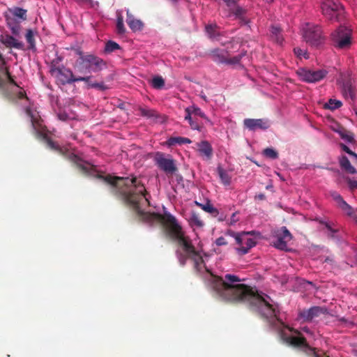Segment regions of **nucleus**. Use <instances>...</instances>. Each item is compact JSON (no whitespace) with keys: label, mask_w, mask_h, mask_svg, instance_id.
<instances>
[{"label":"nucleus","mask_w":357,"mask_h":357,"mask_svg":"<svg viewBox=\"0 0 357 357\" xmlns=\"http://www.w3.org/2000/svg\"><path fill=\"white\" fill-rule=\"evenodd\" d=\"M275 241L273 245L281 250H287V243L292 239V235L286 227H282L275 231Z\"/></svg>","instance_id":"nucleus-12"},{"label":"nucleus","mask_w":357,"mask_h":357,"mask_svg":"<svg viewBox=\"0 0 357 357\" xmlns=\"http://www.w3.org/2000/svg\"><path fill=\"white\" fill-rule=\"evenodd\" d=\"M249 232H243L241 234L234 233L233 236L235 238L236 243L239 245L236 248L238 255H244L256 245L255 241L249 236Z\"/></svg>","instance_id":"nucleus-10"},{"label":"nucleus","mask_w":357,"mask_h":357,"mask_svg":"<svg viewBox=\"0 0 357 357\" xmlns=\"http://www.w3.org/2000/svg\"><path fill=\"white\" fill-rule=\"evenodd\" d=\"M295 333H296L297 334L300 335V333L298 332V331H295Z\"/></svg>","instance_id":"nucleus-63"},{"label":"nucleus","mask_w":357,"mask_h":357,"mask_svg":"<svg viewBox=\"0 0 357 357\" xmlns=\"http://www.w3.org/2000/svg\"><path fill=\"white\" fill-rule=\"evenodd\" d=\"M225 280L213 276L211 287L222 299L232 303H246L249 307L258 312L265 318L270 326L275 330H282L284 324L278 319L276 309L271 304V298L244 284H236L241 280L236 275L226 274Z\"/></svg>","instance_id":"nucleus-2"},{"label":"nucleus","mask_w":357,"mask_h":357,"mask_svg":"<svg viewBox=\"0 0 357 357\" xmlns=\"http://www.w3.org/2000/svg\"><path fill=\"white\" fill-rule=\"evenodd\" d=\"M157 167L167 176H172L178 172L176 160L170 158H155Z\"/></svg>","instance_id":"nucleus-11"},{"label":"nucleus","mask_w":357,"mask_h":357,"mask_svg":"<svg viewBox=\"0 0 357 357\" xmlns=\"http://www.w3.org/2000/svg\"><path fill=\"white\" fill-rule=\"evenodd\" d=\"M156 156L162 157V156H163V155H162V154H160V153H158Z\"/></svg>","instance_id":"nucleus-60"},{"label":"nucleus","mask_w":357,"mask_h":357,"mask_svg":"<svg viewBox=\"0 0 357 357\" xmlns=\"http://www.w3.org/2000/svg\"><path fill=\"white\" fill-rule=\"evenodd\" d=\"M341 147H342V149L343 151H344L346 153H347L348 154H349L351 156H357V154H356L355 153H354L353 151H351L349 147H347L346 145L344 144H341Z\"/></svg>","instance_id":"nucleus-49"},{"label":"nucleus","mask_w":357,"mask_h":357,"mask_svg":"<svg viewBox=\"0 0 357 357\" xmlns=\"http://www.w3.org/2000/svg\"><path fill=\"white\" fill-rule=\"evenodd\" d=\"M294 54L296 55L297 57L302 59H308V54L307 50H302L299 47H296L294 49Z\"/></svg>","instance_id":"nucleus-43"},{"label":"nucleus","mask_w":357,"mask_h":357,"mask_svg":"<svg viewBox=\"0 0 357 357\" xmlns=\"http://www.w3.org/2000/svg\"><path fill=\"white\" fill-rule=\"evenodd\" d=\"M340 165L341 167L349 174H354L357 173L356 169L351 165L348 158H341Z\"/></svg>","instance_id":"nucleus-30"},{"label":"nucleus","mask_w":357,"mask_h":357,"mask_svg":"<svg viewBox=\"0 0 357 357\" xmlns=\"http://www.w3.org/2000/svg\"><path fill=\"white\" fill-rule=\"evenodd\" d=\"M15 87L17 89V95L18 98L20 99V100H23L25 102H29V99L26 97L24 91L22 89L19 88L17 86H15Z\"/></svg>","instance_id":"nucleus-45"},{"label":"nucleus","mask_w":357,"mask_h":357,"mask_svg":"<svg viewBox=\"0 0 357 357\" xmlns=\"http://www.w3.org/2000/svg\"><path fill=\"white\" fill-rule=\"evenodd\" d=\"M13 80L12 79L8 69L6 66L5 60L0 53V86L3 87L8 84H13Z\"/></svg>","instance_id":"nucleus-16"},{"label":"nucleus","mask_w":357,"mask_h":357,"mask_svg":"<svg viewBox=\"0 0 357 357\" xmlns=\"http://www.w3.org/2000/svg\"><path fill=\"white\" fill-rule=\"evenodd\" d=\"M215 243L218 246L226 245H227V241L224 237L220 236L216 239Z\"/></svg>","instance_id":"nucleus-48"},{"label":"nucleus","mask_w":357,"mask_h":357,"mask_svg":"<svg viewBox=\"0 0 357 357\" xmlns=\"http://www.w3.org/2000/svg\"><path fill=\"white\" fill-rule=\"evenodd\" d=\"M326 312L327 310L325 307L314 306L307 310H300L298 317L303 322H310L321 314H326Z\"/></svg>","instance_id":"nucleus-13"},{"label":"nucleus","mask_w":357,"mask_h":357,"mask_svg":"<svg viewBox=\"0 0 357 357\" xmlns=\"http://www.w3.org/2000/svg\"><path fill=\"white\" fill-rule=\"evenodd\" d=\"M342 94L345 98H353L354 93L351 86L349 84H345L342 89Z\"/></svg>","instance_id":"nucleus-41"},{"label":"nucleus","mask_w":357,"mask_h":357,"mask_svg":"<svg viewBox=\"0 0 357 357\" xmlns=\"http://www.w3.org/2000/svg\"><path fill=\"white\" fill-rule=\"evenodd\" d=\"M191 140L187 137H173L168 139L167 141V144L168 146H174L176 144H190Z\"/></svg>","instance_id":"nucleus-27"},{"label":"nucleus","mask_w":357,"mask_h":357,"mask_svg":"<svg viewBox=\"0 0 357 357\" xmlns=\"http://www.w3.org/2000/svg\"><path fill=\"white\" fill-rule=\"evenodd\" d=\"M57 116L61 121H67L75 119V114L72 112L68 113L66 111H60L58 112Z\"/></svg>","instance_id":"nucleus-37"},{"label":"nucleus","mask_w":357,"mask_h":357,"mask_svg":"<svg viewBox=\"0 0 357 357\" xmlns=\"http://www.w3.org/2000/svg\"><path fill=\"white\" fill-rule=\"evenodd\" d=\"M335 132L338 133L340 137L346 142L349 144L355 142L354 135L344 128L338 127V129L335 130Z\"/></svg>","instance_id":"nucleus-25"},{"label":"nucleus","mask_w":357,"mask_h":357,"mask_svg":"<svg viewBox=\"0 0 357 357\" xmlns=\"http://www.w3.org/2000/svg\"><path fill=\"white\" fill-rule=\"evenodd\" d=\"M196 205L199 206L204 211L211 213L213 217H217L219 215L218 210L213 207L212 204L209 202H208L206 204H200L197 202H195Z\"/></svg>","instance_id":"nucleus-28"},{"label":"nucleus","mask_w":357,"mask_h":357,"mask_svg":"<svg viewBox=\"0 0 357 357\" xmlns=\"http://www.w3.org/2000/svg\"><path fill=\"white\" fill-rule=\"evenodd\" d=\"M190 224L191 226L202 227L204 225V222L200 219L199 216L193 213L190 218Z\"/></svg>","instance_id":"nucleus-35"},{"label":"nucleus","mask_w":357,"mask_h":357,"mask_svg":"<svg viewBox=\"0 0 357 357\" xmlns=\"http://www.w3.org/2000/svg\"><path fill=\"white\" fill-rule=\"evenodd\" d=\"M263 154L265 156H270V157L277 156V155H278V153L273 149H270V148H267V149H264L263 151Z\"/></svg>","instance_id":"nucleus-46"},{"label":"nucleus","mask_w":357,"mask_h":357,"mask_svg":"<svg viewBox=\"0 0 357 357\" xmlns=\"http://www.w3.org/2000/svg\"><path fill=\"white\" fill-rule=\"evenodd\" d=\"M139 111L142 116L149 118L155 116L156 115L155 110L149 109L148 108L139 107Z\"/></svg>","instance_id":"nucleus-40"},{"label":"nucleus","mask_w":357,"mask_h":357,"mask_svg":"<svg viewBox=\"0 0 357 357\" xmlns=\"http://www.w3.org/2000/svg\"><path fill=\"white\" fill-rule=\"evenodd\" d=\"M120 48L119 45L114 41H108L105 45V51L108 52H113Z\"/></svg>","instance_id":"nucleus-42"},{"label":"nucleus","mask_w":357,"mask_h":357,"mask_svg":"<svg viewBox=\"0 0 357 357\" xmlns=\"http://www.w3.org/2000/svg\"><path fill=\"white\" fill-rule=\"evenodd\" d=\"M301 34L304 40L312 46H319L324 42L321 28L314 24L305 23L301 26Z\"/></svg>","instance_id":"nucleus-4"},{"label":"nucleus","mask_w":357,"mask_h":357,"mask_svg":"<svg viewBox=\"0 0 357 357\" xmlns=\"http://www.w3.org/2000/svg\"><path fill=\"white\" fill-rule=\"evenodd\" d=\"M0 42L7 47H13L18 50H22L24 48V44L22 42L16 39L13 36L8 34L1 36Z\"/></svg>","instance_id":"nucleus-17"},{"label":"nucleus","mask_w":357,"mask_h":357,"mask_svg":"<svg viewBox=\"0 0 357 357\" xmlns=\"http://www.w3.org/2000/svg\"><path fill=\"white\" fill-rule=\"evenodd\" d=\"M151 85L154 89H160L165 85V81L162 77L156 76L153 78Z\"/></svg>","instance_id":"nucleus-36"},{"label":"nucleus","mask_w":357,"mask_h":357,"mask_svg":"<svg viewBox=\"0 0 357 357\" xmlns=\"http://www.w3.org/2000/svg\"><path fill=\"white\" fill-rule=\"evenodd\" d=\"M327 74L328 72L323 69L312 70L302 68H299L296 71V75L299 77L300 80L308 83L319 82L323 79Z\"/></svg>","instance_id":"nucleus-9"},{"label":"nucleus","mask_w":357,"mask_h":357,"mask_svg":"<svg viewBox=\"0 0 357 357\" xmlns=\"http://www.w3.org/2000/svg\"><path fill=\"white\" fill-rule=\"evenodd\" d=\"M185 120L188 121V123L190 126V128L192 130H201L202 126L197 121V120L192 119V116H190V119H185Z\"/></svg>","instance_id":"nucleus-44"},{"label":"nucleus","mask_w":357,"mask_h":357,"mask_svg":"<svg viewBox=\"0 0 357 357\" xmlns=\"http://www.w3.org/2000/svg\"><path fill=\"white\" fill-rule=\"evenodd\" d=\"M6 24L13 35L15 36L20 35L21 26L17 20L13 17H6Z\"/></svg>","instance_id":"nucleus-24"},{"label":"nucleus","mask_w":357,"mask_h":357,"mask_svg":"<svg viewBox=\"0 0 357 357\" xmlns=\"http://www.w3.org/2000/svg\"><path fill=\"white\" fill-rule=\"evenodd\" d=\"M313 357H329L326 354H324L323 356L316 353L315 351H313Z\"/></svg>","instance_id":"nucleus-55"},{"label":"nucleus","mask_w":357,"mask_h":357,"mask_svg":"<svg viewBox=\"0 0 357 357\" xmlns=\"http://www.w3.org/2000/svg\"><path fill=\"white\" fill-rule=\"evenodd\" d=\"M217 218H218V220L219 222H223L227 220V215L223 213H221V214L219 213V215L217 216Z\"/></svg>","instance_id":"nucleus-52"},{"label":"nucleus","mask_w":357,"mask_h":357,"mask_svg":"<svg viewBox=\"0 0 357 357\" xmlns=\"http://www.w3.org/2000/svg\"><path fill=\"white\" fill-rule=\"evenodd\" d=\"M243 124L246 128L252 131L258 129L266 130L269 126L268 121L261 119H245Z\"/></svg>","instance_id":"nucleus-15"},{"label":"nucleus","mask_w":357,"mask_h":357,"mask_svg":"<svg viewBox=\"0 0 357 357\" xmlns=\"http://www.w3.org/2000/svg\"><path fill=\"white\" fill-rule=\"evenodd\" d=\"M356 261H357V255L356 256Z\"/></svg>","instance_id":"nucleus-64"},{"label":"nucleus","mask_w":357,"mask_h":357,"mask_svg":"<svg viewBox=\"0 0 357 357\" xmlns=\"http://www.w3.org/2000/svg\"><path fill=\"white\" fill-rule=\"evenodd\" d=\"M127 24H128L129 27L133 31H137L142 29L143 26L142 22L135 19L133 15H132L129 10H127V19H126Z\"/></svg>","instance_id":"nucleus-23"},{"label":"nucleus","mask_w":357,"mask_h":357,"mask_svg":"<svg viewBox=\"0 0 357 357\" xmlns=\"http://www.w3.org/2000/svg\"><path fill=\"white\" fill-rule=\"evenodd\" d=\"M73 159H76L75 165L78 169H79L82 172L89 175H93L96 169L95 166L91 165L89 162H85L81 160V158H73Z\"/></svg>","instance_id":"nucleus-18"},{"label":"nucleus","mask_w":357,"mask_h":357,"mask_svg":"<svg viewBox=\"0 0 357 357\" xmlns=\"http://www.w3.org/2000/svg\"><path fill=\"white\" fill-rule=\"evenodd\" d=\"M198 151L199 153L206 156H210L212 153V147L207 141H202L197 144Z\"/></svg>","instance_id":"nucleus-26"},{"label":"nucleus","mask_w":357,"mask_h":357,"mask_svg":"<svg viewBox=\"0 0 357 357\" xmlns=\"http://www.w3.org/2000/svg\"><path fill=\"white\" fill-rule=\"evenodd\" d=\"M216 172L218 174V176L220 179L221 183L225 185L228 186L231 183V176L229 175L228 172L225 170L221 165H218L216 169Z\"/></svg>","instance_id":"nucleus-21"},{"label":"nucleus","mask_w":357,"mask_h":357,"mask_svg":"<svg viewBox=\"0 0 357 357\" xmlns=\"http://www.w3.org/2000/svg\"><path fill=\"white\" fill-rule=\"evenodd\" d=\"M81 63L83 68H85L89 73L91 71L96 72L101 69L102 65L104 64L103 61L93 55H87L81 57Z\"/></svg>","instance_id":"nucleus-14"},{"label":"nucleus","mask_w":357,"mask_h":357,"mask_svg":"<svg viewBox=\"0 0 357 357\" xmlns=\"http://www.w3.org/2000/svg\"><path fill=\"white\" fill-rule=\"evenodd\" d=\"M35 33L31 29H29L26 31L25 38L27 41V43L29 45V49L31 50H35L36 49V43L34 39Z\"/></svg>","instance_id":"nucleus-32"},{"label":"nucleus","mask_w":357,"mask_h":357,"mask_svg":"<svg viewBox=\"0 0 357 357\" xmlns=\"http://www.w3.org/2000/svg\"><path fill=\"white\" fill-rule=\"evenodd\" d=\"M243 13V10L241 8H237L236 10L235 15L236 16H241Z\"/></svg>","instance_id":"nucleus-54"},{"label":"nucleus","mask_w":357,"mask_h":357,"mask_svg":"<svg viewBox=\"0 0 357 357\" xmlns=\"http://www.w3.org/2000/svg\"><path fill=\"white\" fill-rule=\"evenodd\" d=\"M245 55V51H241L238 55L231 56L229 50L215 49L211 51V56L213 61L229 65L238 64Z\"/></svg>","instance_id":"nucleus-8"},{"label":"nucleus","mask_w":357,"mask_h":357,"mask_svg":"<svg viewBox=\"0 0 357 357\" xmlns=\"http://www.w3.org/2000/svg\"><path fill=\"white\" fill-rule=\"evenodd\" d=\"M185 119H190V116H199L208 121L209 119L206 114L202 111V109L195 105L188 107L185 109Z\"/></svg>","instance_id":"nucleus-19"},{"label":"nucleus","mask_w":357,"mask_h":357,"mask_svg":"<svg viewBox=\"0 0 357 357\" xmlns=\"http://www.w3.org/2000/svg\"><path fill=\"white\" fill-rule=\"evenodd\" d=\"M50 74L55 78L58 84L64 85L78 81H84L87 82L90 77H75L73 72L63 66L52 65L50 68Z\"/></svg>","instance_id":"nucleus-6"},{"label":"nucleus","mask_w":357,"mask_h":357,"mask_svg":"<svg viewBox=\"0 0 357 357\" xmlns=\"http://www.w3.org/2000/svg\"><path fill=\"white\" fill-rule=\"evenodd\" d=\"M338 127H341V126H339V125H337V124H336L335 126H332V129H333V131H335V130H336V129H338Z\"/></svg>","instance_id":"nucleus-56"},{"label":"nucleus","mask_w":357,"mask_h":357,"mask_svg":"<svg viewBox=\"0 0 357 357\" xmlns=\"http://www.w3.org/2000/svg\"><path fill=\"white\" fill-rule=\"evenodd\" d=\"M271 37L273 40L279 45H282L283 42V37L280 34V29L278 26H273L271 29Z\"/></svg>","instance_id":"nucleus-29"},{"label":"nucleus","mask_w":357,"mask_h":357,"mask_svg":"<svg viewBox=\"0 0 357 357\" xmlns=\"http://www.w3.org/2000/svg\"><path fill=\"white\" fill-rule=\"evenodd\" d=\"M91 86H92V87H99V84H93Z\"/></svg>","instance_id":"nucleus-59"},{"label":"nucleus","mask_w":357,"mask_h":357,"mask_svg":"<svg viewBox=\"0 0 357 357\" xmlns=\"http://www.w3.org/2000/svg\"><path fill=\"white\" fill-rule=\"evenodd\" d=\"M26 112L29 116L31 119V121L32 123L33 128L38 134V136L41 137L47 143V146L52 149H60L61 153H66L68 156H78L77 153L72 152H69V149L66 147L60 148L59 146L54 142L51 137L50 136V133L47 130L46 127L43 125L40 117L38 114L36 112H32L29 107L26 108Z\"/></svg>","instance_id":"nucleus-3"},{"label":"nucleus","mask_w":357,"mask_h":357,"mask_svg":"<svg viewBox=\"0 0 357 357\" xmlns=\"http://www.w3.org/2000/svg\"><path fill=\"white\" fill-rule=\"evenodd\" d=\"M331 195L343 211L349 215L352 213V208L343 199L342 197L340 194L336 192H333Z\"/></svg>","instance_id":"nucleus-20"},{"label":"nucleus","mask_w":357,"mask_h":357,"mask_svg":"<svg viewBox=\"0 0 357 357\" xmlns=\"http://www.w3.org/2000/svg\"><path fill=\"white\" fill-rule=\"evenodd\" d=\"M342 105V103L340 100L335 99H330L328 102H326L324 105L325 108L334 110L340 108Z\"/></svg>","instance_id":"nucleus-34"},{"label":"nucleus","mask_w":357,"mask_h":357,"mask_svg":"<svg viewBox=\"0 0 357 357\" xmlns=\"http://www.w3.org/2000/svg\"><path fill=\"white\" fill-rule=\"evenodd\" d=\"M75 1L79 3H86V4H91L92 3L91 0H75Z\"/></svg>","instance_id":"nucleus-53"},{"label":"nucleus","mask_w":357,"mask_h":357,"mask_svg":"<svg viewBox=\"0 0 357 357\" xmlns=\"http://www.w3.org/2000/svg\"><path fill=\"white\" fill-rule=\"evenodd\" d=\"M259 198L260 199H263L264 198V195H259Z\"/></svg>","instance_id":"nucleus-58"},{"label":"nucleus","mask_w":357,"mask_h":357,"mask_svg":"<svg viewBox=\"0 0 357 357\" xmlns=\"http://www.w3.org/2000/svg\"><path fill=\"white\" fill-rule=\"evenodd\" d=\"M347 182L350 189L354 190V189L357 188V181L352 180V179L348 178L347 179Z\"/></svg>","instance_id":"nucleus-47"},{"label":"nucleus","mask_w":357,"mask_h":357,"mask_svg":"<svg viewBox=\"0 0 357 357\" xmlns=\"http://www.w3.org/2000/svg\"><path fill=\"white\" fill-rule=\"evenodd\" d=\"M12 12L14 16L17 17L22 20L26 19V10L22 9L21 8H15Z\"/></svg>","instance_id":"nucleus-39"},{"label":"nucleus","mask_w":357,"mask_h":357,"mask_svg":"<svg viewBox=\"0 0 357 357\" xmlns=\"http://www.w3.org/2000/svg\"><path fill=\"white\" fill-rule=\"evenodd\" d=\"M116 29L117 32L120 34H123L126 31V29L123 24V19L122 15L118 14L117 22H116Z\"/></svg>","instance_id":"nucleus-38"},{"label":"nucleus","mask_w":357,"mask_h":357,"mask_svg":"<svg viewBox=\"0 0 357 357\" xmlns=\"http://www.w3.org/2000/svg\"><path fill=\"white\" fill-rule=\"evenodd\" d=\"M97 177L102 179L110 185V192L114 195L122 199L132 206L139 217L146 222H160L165 228L166 234L172 240L177 241L181 248L176 250V255L181 266L186 264L188 259L194 263V269L201 273L204 268L207 271L201 251L197 250L188 236H185L181 226L176 218L169 213L163 215L155 213H147L142 207L149 205L144 186L137 181L136 177L112 176L111 175Z\"/></svg>","instance_id":"nucleus-1"},{"label":"nucleus","mask_w":357,"mask_h":357,"mask_svg":"<svg viewBox=\"0 0 357 357\" xmlns=\"http://www.w3.org/2000/svg\"><path fill=\"white\" fill-rule=\"evenodd\" d=\"M303 331H305V333H310V330H309V328H307V327H304V328H303Z\"/></svg>","instance_id":"nucleus-57"},{"label":"nucleus","mask_w":357,"mask_h":357,"mask_svg":"<svg viewBox=\"0 0 357 357\" xmlns=\"http://www.w3.org/2000/svg\"><path fill=\"white\" fill-rule=\"evenodd\" d=\"M340 321H341L347 322L346 319H344V318H343V319H342Z\"/></svg>","instance_id":"nucleus-61"},{"label":"nucleus","mask_w":357,"mask_h":357,"mask_svg":"<svg viewBox=\"0 0 357 357\" xmlns=\"http://www.w3.org/2000/svg\"><path fill=\"white\" fill-rule=\"evenodd\" d=\"M286 340L288 343L295 347H309L306 339L303 336H289Z\"/></svg>","instance_id":"nucleus-22"},{"label":"nucleus","mask_w":357,"mask_h":357,"mask_svg":"<svg viewBox=\"0 0 357 357\" xmlns=\"http://www.w3.org/2000/svg\"><path fill=\"white\" fill-rule=\"evenodd\" d=\"M251 161H252V162H255V163H256V164H257V162H255V160H251Z\"/></svg>","instance_id":"nucleus-62"},{"label":"nucleus","mask_w":357,"mask_h":357,"mask_svg":"<svg viewBox=\"0 0 357 357\" xmlns=\"http://www.w3.org/2000/svg\"><path fill=\"white\" fill-rule=\"evenodd\" d=\"M327 236L329 238L337 239V233L339 231V228L335 227V224L332 222L331 225H326Z\"/></svg>","instance_id":"nucleus-31"},{"label":"nucleus","mask_w":357,"mask_h":357,"mask_svg":"<svg viewBox=\"0 0 357 357\" xmlns=\"http://www.w3.org/2000/svg\"><path fill=\"white\" fill-rule=\"evenodd\" d=\"M322 14L331 21H339L344 13V7L339 0H322Z\"/></svg>","instance_id":"nucleus-7"},{"label":"nucleus","mask_w":357,"mask_h":357,"mask_svg":"<svg viewBox=\"0 0 357 357\" xmlns=\"http://www.w3.org/2000/svg\"><path fill=\"white\" fill-rule=\"evenodd\" d=\"M316 221H317L319 224L324 225L326 229L327 225H331L332 223V222H326L322 219H318V218L316 219Z\"/></svg>","instance_id":"nucleus-51"},{"label":"nucleus","mask_w":357,"mask_h":357,"mask_svg":"<svg viewBox=\"0 0 357 357\" xmlns=\"http://www.w3.org/2000/svg\"><path fill=\"white\" fill-rule=\"evenodd\" d=\"M238 219L236 218V213H234L230 218L229 225H234L236 222H238Z\"/></svg>","instance_id":"nucleus-50"},{"label":"nucleus","mask_w":357,"mask_h":357,"mask_svg":"<svg viewBox=\"0 0 357 357\" xmlns=\"http://www.w3.org/2000/svg\"><path fill=\"white\" fill-rule=\"evenodd\" d=\"M330 38L333 46L338 50H348L352 45L351 30L344 26L333 31Z\"/></svg>","instance_id":"nucleus-5"},{"label":"nucleus","mask_w":357,"mask_h":357,"mask_svg":"<svg viewBox=\"0 0 357 357\" xmlns=\"http://www.w3.org/2000/svg\"><path fill=\"white\" fill-rule=\"evenodd\" d=\"M218 29L216 24H208L206 26V31L208 36L213 39H216V36L218 35Z\"/></svg>","instance_id":"nucleus-33"}]
</instances>
